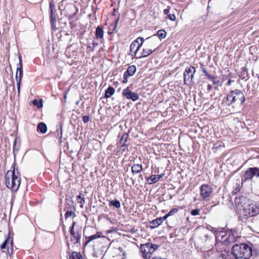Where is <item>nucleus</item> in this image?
Returning <instances> with one entry per match:
<instances>
[{
    "mask_svg": "<svg viewBox=\"0 0 259 259\" xmlns=\"http://www.w3.org/2000/svg\"><path fill=\"white\" fill-rule=\"evenodd\" d=\"M232 254L235 259H249L252 256V248L245 243L236 244L232 247Z\"/></svg>",
    "mask_w": 259,
    "mask_h": 259,
    "instance_id": "nucleus-3",
    "label": "nucleus"
},
{
    "mask_svg": "<svg viewBox=\"0 0 259 259\" xmlns=\"http://www.w3.org/2000/svg\"><path fill=\"white\" fill-rule=\"evenodd\" d=\"M172 132V130H170L168 128H164L163 129V134H169L170 132Z\"/></svg>",
    "mask_w": 259,
    "mask_h": 259,
    "instance_id": "nucleus-40",
    "label": "nucleus"
},
{
    "mask_svg": "<svg viewBox=\"0 0 259 259\" xmlns=\"http://www.w3.org/2000/svg\"><path fill=\"white\" fill-rule=\"evenodd\" d=\"M109 206H113L117 208H119L121 206L119 201L116 199L111 200L109 202Z\"/></svg>",
    "mask_w": 259,
    "mask_h": 259,
    "instance_id": "nucleus-29",
    "label": "nucleus"
},
{
    "mask_svg": "<svg viewBox=\"0 0 259 259\" xmlns=\"http://www.w3.org/2000/svg\"><path fill=\"white\" fill-rule=\"evenodd\" d=\"M157 35L160 37V39L161 40V37H162V29L159 30L157 32Z\"/></svg>",
    "mask_w": 259,
    "mask_h": 259,
    "instance_id": "nucleus-49",
    "label": "nucleus"
},
{
    "mask_svg": "<svg viewBox=\"0 0 259 259\" xmlns=\"http://www.w3.org/2000/svg\"><path fill=\"white\" fill-rule=\"evenodd\" d=\"M201 69L202 70V72L205 74V76H207L208 78H212L211 75L208 73L203 65H201Z\"/></svg>",
    "mask_w": 259,
    "mask_h": 259,
    "instance_id": "nucleus-35",
    "label": "nucleus"
},
{
    "mask_svg": "<svg viewBox=\"0 0 259 259\" xmlns=\"http://www.w3.org/2000/svg\"><path fill=\"white\" fill-rule=\"evenodd\" d=\"M75 211V209L66 210V211L65 213V219H67L68 218L71 217L72 214H74Z\"/></svg>",
    "mask_w": 259,
    "mask_h": 259,
    "instance_id": "nucleus-34",
    "label": "nucleus"
},
{
    "mask_svg": "<svg viewBox=\"0 0 259 259\" xmlns=\"http://www.w3.org/2000/svg\"><path fill=\"white\" fill-rule=\"evenodd\" d=\"M152 53V51L151 49H149L148 48L143 49L142 53H141V54H139L138 53V55L136 56H135V57H136V58H138V59L146 57H147L148 56H149Z\"/></svg>",
    "mask_w": 259,
    "mask_h": 259,
    "instance_id": "nucleus-16",
    "label": "nucleus"
},
{
    "mask_svg": "<svg viewBox=\"0 0 259 259\" xmlns=\"http://www.w3.org/2000/svg\"><path fill=\"white\" fill-rule=\"evenodd\" d=\"M254 177L259 178V167H251L245 170L241 177V185L244 183L252 182Z\"/></svg>",
    "mask_w": 259,
    "mask_h": 259,
    "instance_id": "nucleus-6",
    "label": "nucleus"
},
{
    "mask_svg": "<svg viewBox=\"0 0 259 259\" xmlns=\"http://www.w3.org/2000/svg\"><path fill=\"white\" fill-rule=\"evenodd\" d=\"M163 13L164 15H167L169 14V10L168 9H165L163 10Z\"/></svg>",
    "mask_w": 259,
    "mask_h": 259,
    "instance_id": "nucleus-48",
    "label": "nucleus"
},
{
    "mask_svg": "<svg viewBox=\"0 0 259 259\" xmlns=\"http://www.w3.org/2000/svg\"><path fill=\"white\" fill-rule=\"evenodd\" d=\"M114 93L115 89H114V88L110 86L106 90L104 97L106 98H110L114 94Z\"/></svg>",
    "mask_w": 259,
    "mask_h": 259,
    "instance_id": "nucleus-24",
    "label": "nucleus"
},
{
    "mask_svg": "<svg viewBox=\"0 0 259 259\" xmlns=\"http://www.w3.org/2000/svg\"><path fill=\"white\" fill-rule=\"evenodd\" d=\"M196 72V68L193 66L187 67L184 73V83L188 87H192L194 83V74Z\"/></svg>",
    "mask_w": 259,
    "mask_h": 259,
    "instance_id": "nucleus-7",
    "label": "nucleus"
},
{
    "mask_svg": "<svg viewBox=\"0 0 259 259\" xmlns=\"http://www.w3.org/2000/svg\"><path fill=\"white\" fill-rule=\"evenodd\" d=\"M161 175H159L158 176L152 175L151 177L148 178L147 181L150 184L155 183L157 182L159 180L160 178H161Z\"/></svg>",
    "mask_w": 259,
    "mask_h": 259,
    "instance_id": "nucleus-23",
    "label": "nucleus"
},
{
    "mask_svg": "<svg viewBox=\"0 0 259 259\" xmlns=\"http://www.w3.org/2000/svg\"><path fill=\"white\" fill-rule=\"evenodd\" d=\"M70 233L71 235V241H72L74 244L79 242L81 238V230L77 229L75 231L74 229H73V227H70Z\"/></svg>",
    "mask_w": 259,
    "mask_h": 259,
    "instance_id": "nucleus-10",
    "label": "nucleus"
},
{
    "mask_svg": "<svg viewBox=\"0 0 259 259\" xmlns=\"http://www.w3.org/2000/svg\"><path fill=\"white\" fill-rule=\"evenodd\" d=\"M245 101V95L242 91L238 89L230 91L223 99V103L227 106H234L236 103L243 105Z\"/></svg>",
    "mask_w": 259,
    "mask_h": 259,
    "instance_id": "nucleus-2",
    "label": "nucleus"
},
{
    "mask_svg": "<svg viewBox=\"0 0 259 259\" xmlns=\"http://www.w3.org/2000/svg\"><path fill=\"white\" fill-rule=\"evenodd\" d=\"M118 20H119V19L118 18L115 21V25H114V29H113V31L116 29V27L117 26V23H118Z\"/></svg>",
    "mask_w": 259,
    "mask_h": 259,
    "instance_id": "nucleus-52",
    "label": "nucleus"
},
{
    "mask_svg": "<svg viewBox=\"0 0 259 259\" xmlns=\"http://www.w3.org/2000/svg\"><path fill=\"white\" fill-rule=\"evenodd\" d=\"M92 48L91 46L88 47V49H89L90 51H92Z\"/></svg>",
    "mask_w": 259,
    "mask_h": 259,
    "instance_id": "nucleus-60",
    "label": "nucleus"
},
{
    "mask_svg": "<svg viewBox=\"0 0 259 259\" xmlns=\"http://www.w3.org/2000/svg\"><path fill=\"white\" fill-rule=\"evenodd\" d=\"M128 138V134L124 133L122 135V137L120 138V144H121V147L126 146V142H127Z\"/></svg>",
    "mask_w": 259,
    "mask_h": 259,
    "instance_id": "nucleus-26",
    "label": "nucleus"
},
{
    "mask_svg": "<svg viewBox=\"0 0 259 259\" xmlns=\"http://www.w3.org/2000/svg\"><path fill=\"white\" fill-rule=\"evenodd\" d=\"M211 1H212V0H209V1H208V8H209V5L210 4V3H211Z\"/></svg>",
    "mask_w": 259,
    "mask_h": 259,
    "instance_id": "nucleus-59",
    "label": "nucleus"
},
{
    "mask_svg": "<svg viewBox=\"0 0 259 259\" xmlns=\"http://www.w3.org/2000/svg\"><path fill=\"white\" fill-rule=\"evenodd\" d=\"M65 210H72L75 209L74 206L73 205V201L68 198H66L65 200Z\"/></svg>",
    "mask_w": 259,
    "mask_h": 259,
    "instance_id": "nucleus-18",
    "label": "nucleus"
},
{
    "mask_svg": "<svg viewBox=\"0 0 259 259\" xmlns=\"http://www.w3.org/2000/svg\"><path fill=\"white\" fill-rule=\"evenodd\" d=\"M104 31L102 27L98 26L96 30V37L97 39H102L104 36Z\"/></svg>",
    "mask_w": 259,
    "mask_h": 259,
    "instance_id": "nucleus-20",
    "label": "nucleus"
},
{
    "mask_svg": "<svg viewBox=\"0 0 259 259\" xmlns=\"http://www.w3.org/2000/svg\"><path fill=\"white\" fill-rule=\"evenodd\" d=\"M19 67H22V60L21 56H19Z\"/></svg>",
    "mask_w": 259,
    "mask_h": 259,
    "instance_id": "nucleus-44",
    "label": "nucleus"
},
{
    "mask_svg": "<svg viewBox=\"0 0 259 259\" xmlns=\"http://www.w3.org/2000/svg\"><path fill=\"white\" fill-rule=\"evenodd\" d=\"M56 21H57V20L51 21V27L53 28V29H54V30L56 28Z\"/></svg>",
    "mask_w": 259,
    "mask_h": 259,
    "instance_id": "nucleus-41",
    "label": "nucleus"
},
{
    "mask_svg": "<svg viewBox=\"0 0 259 259\" xmlns=\"http://www.w3.org/2000/svg\"><path fill=\"white\" fill-rule=\"evenodd\" d=\"M137 47L138 46L137 45V42H133L131 44V46H130V55L131 56H135L134 52L136 51Z\"/></svg>",
    "mask_w": 259,
    "mask_h": 259,
    "instance_id": "nucleus-28",
    "label": "nucleus"
},
{
    "mask_svg": "<svg viewBox=\"0 0 259 259\" xmlns=\"http://www.w3.org/2000/svg\"><path fill=\"white\" fill-rule=\"evenodd\" d=\"M163 259H166V258H163Z\"/></svg>",
    "mask_w": 259,
    "mask_h": 259,
    "instance_id": "nucleus-63",
    "label": "nucleus"
},
{
    "mask_svg": "<svg viewBox=\"0 0 259 259\" xmlns=\"http://www.w3.org/2000/svg\"><path fill=\"white\" fill-rule=\"evenodd\" d=\"M83 121L84 123L88 122L90 120V116L88 115H85L82 117Z\"/></svg>",
    "mask_w": 259,
    "mask_h": 259,
    "instance_id": "nucleus-39",
    "label": "nucleus"
},
{
    "mask_svg": "<svg viewBox=\"0 0 259 259\" xmlns=\"http://www.w3.org/2000/svg\"><path fill=\"white\" fill-rule=\"evenodd\" d=\"M211 77L212 78H208V79L211 80L213 84L214 85V90L218 91L219 90V85L220 84V81L219 80H217V76H214L211 75Z\"/></svg>",
    "mask_w": 259,
    "mask_h": 259,
    "instance_id": "nucleus-25",
    "label": "nucleus"
},
{
    "mask_svg": "<svg viewBox=\"0 0 259 259\" xmlns=\"http://www.w3.org/2000/svg\"><path fill=\"white\" fill-rule=\"evenodd\" d=\"M153 259H162V258L159 257H155L153 258Z\"/></svg>",
    "mask_w": 259,
    "mask_h": 259,
    "instance_id": "nucleus-58",
    "label": "nucleus"
},
{
    "mask_svg": "<svg viewBox=\"0 0 259 259\" xmlns=\"http://www.w3.org/2000/svg\"><path fill=\"white\" fill-rule=\"evenodd\" d=\"M169 162V160L166 158V157H165L164 159H163V162L167 163Z\"/></svg>",
    "mask_w": 259,
    "mask_h": 259,
    "instance_id": "nucleus-55",
    "label": "nucleus"
},
{
    "mask_svg": "<svg viewBox=\"0 0 259 259\" xmlns=\"http://www.w3.org/2000/svg\"><path fill=\"white\" fill-rule=\"evenodd\" d=\"M78 203L80 204V207L82 208L83 207V205L85 203V199L84 198H81L80 200L77 201Z\"/></svg>",
    "mask_w": 259,
    "mask_h": 259,
    "instance_id": "nucleus-38",
    "label": "nucleus"
},
{
    "mask_svg": "<svg viewBox=\"0 0 259 259\" xmlns=\"http://www.w3.org/2000/svg\"><path fill=\"white\" fill-rule=\"evenodd\" d=\"M102 236H103L102 235V232H98L96 234H95L93 235L90 236H88V237L90 238V240L92 241L94 239L102 237Z\"/></svg>",
    "mask_w": 259,
    "mask_h": 259,
    "instance_id": "nucleus-33",
    "label": "nucleus"
},
{
    "mask_svg": "<svg viewBox=\"0 0 259 259\" xmlns=\"http://www.w3.org/2000/svg\"><path fill=\"white\" fill-rule=\"evenodd\" d=\"M248 199L244 196L235 199V204L240 213L246 217H251L259 214V203H247Z\"/></svg>",
    "mask_w": 259,
    "mask_h": 259,
    "instance_id": "nucleus-1",
    "label": "nucleus"
},
{
    "mask_svg": "<svg viewBox=\"0 0 259 259\" xmlns=\"http://www.w3.org/2000/svg\"><path fill=\"white\" fill-rule=\"evenodd\" d=\"M37 130L42 134H45L47 131V126L45 123L40 122L37 125Z\"/></svg>",
    "mask_w": 259,
    "mask_h": 259,
    "instance_id": "nucleus-22",
    "label": "nucleus"
},
{
    "mask_svg": "<svg viewBox=\"0 0 259 259\" xmlns=\"http://www.w3.org/2000/svg\"><path fill=\"white\" fill-rule=\"evenodd\" d=\"M75 224H76V223H75V222H73L72 223V226H71V227H73V229H74V226H75Z\"/></svg>",
    "mask_w": 259,
    "mask_h": 259,
    "instance_id": "nucleus-57",
    "label": "nucleus"
},
{
    "mask_svg": "<svg viewBox=\"0 0 259 259\" xmlns=\"http://www.w3.org/2000/svg\"><path fill=\"white\" fill-rule=\"evenodd\" d=\"M212 193V187L208 184H203L200 187V195L203 200L206 201Z\"/></svg>",
    "mask_w": 259,
    "mask_h": 259,
    "instance_id": "nucleus-8",
    "label": "nucleus"
},
{
    "mask_svg": "<svg viewBox=\"0 0 259 259\" xmlns=\"http://www.w3.org/2000/svg\"><path fill=\"white\" fill-rule=\"evenodd\" d=\"M256 76H257V77L259 78V73L256 74Z\"/></svg>",
    "mask_w": 259,
    "mask_h": 259,
    "instance_id": "nucleus-61",
    "label": "nucleus"
},
{
    "mask_svg": "<svg viewBox=\"0 0 259 259\" xmlns=\"http://www.w3.org/2000/svg\"><path fill=\"white\" fill-rule=\"evenodd\" d=\"M23 76V69L22 67H18L17 68V72L16 74L15 78L17 81V92L18 94H20V85L21 82V79Z\"/></svg>",
    "mask_w": 259,
    "mask_h": 259,
    "instance_id": "nucleus-11",
    "label": "nucleus"
},
{
    "mask_svg": "<svg viewBox=\"0 0 259 259\" xmlns=\"http://www.w3.org/2000/svg\"><path fill=\"white\" fill-rule=\"evenodd\" d=\"M236 188L235 189V190L233 191L234 193H237L240 190V185L238 184H236Z\"/></svg>",
    "mask_w": 259,
    "mask_h": 259,
    "instance_id": "nucleus-42",
    "label": "nucleus"
},
{
    "mask_svg": "<svg viewBox=\"0 0 259 259\" xmlns=\"http://www.w3.org/2000/svg\"><path fill=\"white\" fill-rule=\"evenodd\" d=\"M136 71V67L135 65H131L127 68V70L123 75V83H126L128 81V78L132 76Z\"/></svg>",
    "mask_w": 259,
    "mask_h": 259,
    "instance_id": "nucleus-12",
    "label": "nucleus"
},
{
    "mask_svg": "<svg viewBox=\"0 0 259 259\" xmlns=\"http://www.w3.org/2000/svg\"><path fill=\"white\" fill-rule=\"evenodd\" d=\"M70 259H82V256L80 253L73 251L72 255L70 256Z\"/></svg>",
    "mask_w": 259,
    "mask_h": 259,
    "instance_id": "nucleus-30",
    "label": "nucleus"
},
{
    "mask_svg": "<svg viewBox=\"0 0 259 259\" xmlns=\"http://www.w3.org/2000/svg\"><path fill=\"white\" fill-rule=\"evenodd\" d=\"M131 168L132 172L134 175L140 173L143 169L142 165L139 164H134Z\"/></svg>",
    "mask_w": 259,
    "mask_h": 259,
    "instance_id": "nucleus-17",
    "label": "nucleus"
},
{
    "mask_svg": "<svg viewBox=\"0 0 259 259\" xmlns=\"http://www.w3.org/2000/svg\"><path fill=\"white\" fill-rule=\"evenodd\" d=\"M166 18H168L169 20L171 21H174L176 19L175 15L173 14H169L166 15Z\"/></svg>",
    "mask_w": 259,
    "mask_h": 259,
    "instance_id": "nucleus-36",
    "label": "nucleus"
},
{
    "mask_svg": "<svg viewBox=\"0 0 259 259\" xmlns=\"http://www.w3.org/2000/svg\"><path fill=\"white\" fill-rule=\"evenodd\" d=\"M163 38H164L166 35V32L163 29Z\"/></svg>",
    "mask_w": 259,
    "mask_h": 259,
    "instance_id": "nucleus-56",
    "label": "nucleus"
},
{
    "mask_svg": "<svg viewBox=\"0 0 259 259\" xmlns=\"http://www.w3.org/2000/svg\"><path fill=\"white\" fill-rule=\"evenodd\" d=\"M150 246H149V251H150V258L151 257V256L152 253L154 252L155 250L158 248V246L156 244H151L150 243Z\"/></svg>",
    "mask_w": 259,
    "mask_h": 259,
    "instance_id": "nucleus-32",
    "label": "nucleus"
},
{
    "mask_svg": "<svg viewBox=\"0 0 259 259\" xmlns=\"http://www.w3.org/2000/svg\"><path fill=\"white\" fill-rule=\"evenodd\" d=\"M49 6L50 9L51 21L57 20L56 10L55 9V4L53 2H51Z\"/></svg>",
    "mask_w": 259,
    "mask_h": 259,
    "instance_id": "nucleus-15",
    "label": "nucleus"
},
{
    "mask_svg": "<svg viewBox=\"0 0 259 259\" xmlns=\"http://www.w3.org/2000/svg\"><path fill=\"white\" fill-rule=\"evenodd\" d=\"M221 255H222V257L224 259H227V256L228 255V252H226V253H222Z\"/></svg>",
    "mask_w": 259,
    "mask_h": 259,
    "instance_id": "nucleus-47",
    "label": "nucleus"
},
{
    "mask_svg": "<svg viewBox=\"0 0 259 259\" xmlns=\"http://www.w3.org/2000/svg\"><path fill=\"white\" fill-rule=\"evenodd\" d=\"M32 103L34 105L37 106L38 109H40L42 107V100L40 99L39 101L37 99H34L32 101Z\"/></svg>",
    "mask_w": 259,
    "mask_h": 259,
    "instance_id": "nucleus-31",
    "label": "nucleus"
},
{
    "mask_svg": "<svg viewBox=\"0 0 259 259\" xmlns=\"http://www.w3.org/2000/svg\"><path fill=\"white\" fill-rule=\"evenodd\" d=\"M18 172L16 175L15 167L13 170H8L5 176V184L9 189H11L14 191H17L20 185V178L18 177Z\"/></svg>",
    "mask_w": 259,
    "mask_h": 259,
    "instance_id": "nucleus-4",
    "label": "nucleus"
},
{
    "mask_svg": "<svg viewBox=\"0 0 259 259\" xmlns=\"http://www.w3.org/2000/svg\"><path fill=\"white\" fill-rule=\"evenodd\" d=\"M212 89V87L211 84H208L207 86V91L209 92Z\"/></svg>",
    "mask_w": 259,
    "mask_h": 259,
    "instance_id": "nucleus-46",
    "label": "nucleus"
},
{
    "mask_svg": "<svg viewBox=\"0 0 259 259\" xmlns=\"http://www.w3.org/2000/svg\"><path fill=\"white\" fill-rule=\"evenodd\" d=\"M144 39L143 37H138L137 38V39L134 41V42H137V44H138V45L137 46V48L136 50V51L134 52L135 56H136L138 55V52L140 50L141 47L143 45L144 42Z\"/></svg>",
    "mask_w": 259,
    "mask_h": 259,
    "instance_id": "nucleus-21",
    "label": "nucleus"
},
{
    "mask_svg": "<svg viewBox=\"0 0 259 259\" xmlns=\"http://www.w3.org/2000/svg\"><path fill=\"white\" fill-rule=\"evenodd\" d=\"M219 146H220V145L219 143H216L213 145V148H218Z\"/></svg>",
    "mask_w": 259,
    "mask_h": 259,
    "instance_id": "nucleus-54",
    "label": "nucleus"
},
{
    "mask_svg": "<svg viewBox=\"0 0 259 259\" xmlns=\"http://www.w3.org/2000/svg\"><path fill=\"white\" fill-rule=\"evenodd\" d=\"M240 233L236 228L228 230L225 235L222 236V242L226 245L237 242L240 238Z\"/></svg>",
    "mask_w": 259,
    "mask_h": 259,
    "instance_id": "nucleus-5",
    "label": "nucleus"
},
{
    "mask_svg": "<svg viewBox=\"0 0 259 259\" xmlns=\"http://www.w3.org/2000/svg\"><path fill=\"white\" fill-rule=\"evenodd\" d=\"M162 224V218L160 217L158 219L153 220L150 223V227L155 228Z\"/></svg>",
    "mask_w": 259,
    "mask_h": 259,
    "instance_id": "nucleus-19",
    "label": "nucleus"
},
{
    "mask_svg": "<svg viewBox=\"0 0 259 259\" xmlns=\"http://www.w3.org/2000/svg\"><path fill=\"white\" fill-rule=\"evenodd\" d=\"M149 245V243L141 245L140 250L142 254V256L145 259H150V253H150V251H149V246H150Z\"/></svg>",
    "mask_w": 259,
    "mask_h": 259,
    "instance_id": "nucleus-14",
    "label": "nucleus"
},
{
    "mask_svg": "<svg viewBox=\"0 0 259 259\" xmlns=\"http://www.w3.org/2000/svg\"><path fill=\"white\" fill-rule=\"evenodd\" d=\"M199 209H193L191 210V214L192 215H194V216H195V215H197L198 214H199Z\"/></svg>",
    "mask_w": 259,
    "mask_h": 259,
    "instance_id": "nucleus-37",
    "label": "nucleus"
},
{
    "mask_svg": "<svg viewBox=\"0 0 259 259\" xmlns=\"http://www.w3.org/2000/svg\"><path fill=\"white\" fill-rule=\"evenodd\" d=\"M12 244V240H10L9 237H8L1 245L0 247L1 249L7 248L8 254H11L13 252Z\"/></svg>",
    "mask_w": 259,
    "mask_h": 259,
    "instance_id": "nucleus-13",
    "label": "nucleus"
},
{
    "mask_svg": "<svg viewBox=\"0 0 259 259\" xmlns=\"http://www.w3.org/2000/svg\"><path fill=\"white\" fill-rule=\"evenodd\" d=\"M137 231V230L135 228H132L131 230H130V232L132 233V234H134V233H136Z\"/></svg>",
    "mask_w": 259,
    "mask_h": 259,
    "instance_id": "nucleus-50",
    "label": "nucleus"
},
{
    "mask_svg": "<svg viewBox=\"0 0 259 259\" xmlns=\"http://www.w3.org/2000/svg\"><path fill=\"white\" fill-rule=\"evenodd\" d=\"M166 140H167H167H168V137H167V138H166Z\"/></svg>",
    "mask_w": 259,
    "mask_h": 259,
    "instance_id": "nucleus-62",
    "label": "nucleus"
},
{
    "mask_svg": "<svg viewBox=\"0 0 259 259\" xmlns=\"http://www.w3.org/2000/svg\"><path fill=\"white\" fill-rule=\"evenodd\" d=\"M98 45V42L93 41V47L92 48V51H93L94 50V48L96 47Z\"/></svg>",
    "mask_w": 259,
    "mask_h": 259,
    "instance_id": "nucleus-43",
    "label": "nucleus"
},
{
    "mask_svg": "<svg viewBox=\"0 0 259 259\" xmlns=\"http://www.w3.org/2000/svg\"><path fill=\"white\" fill-rule=\"evenodd\" d=\"M81 198H83V197H82L81 196V193H79V195H78L77 197H76V200L78 201L79 200H80V199H81Z\"/></svg>",
    "mask_w": 259,
    "mask_h": 259,
    "instance_id": "nucleus-51",
    "label": "nucleus"
},
{
    "mask_svg": "<svg viewBox=\"0 0 259 259\" xmlns=\"http://www.w3.org/2000/svg\"><path fill=\"white\" fill-rule=\"evenodd\" d=\"M178 212V209L177 208H172L168 213L163 217V221L166 220L169 216L172 215Z\"/></svg>",
    "mask_w": 259,
    "mask_h": 259,
    "instance_id": "nucleus-27",
    "label": "nucleus"
},
{
    "mask_svg": "<svg viewBox=\"0 0 259 259\" xmlns=\"http://www.w3.org/2000/svg\"><path fill=\"white\" fill-rule=\"evenodd\" d=\"M85 239H87V240L84 242V245L86 246L87 245L91 240H90V238L89 237L86 236Z\"/></svg>",
    "mask_w": 259,
    "mask_h": 259,
    "instance_id": "nucleus-45",
    "label": "nucleus"
},
{
    "mask_svg": "<svg viewBox=\"0 0 259 259\" xmlns=\"http://www.w3.org/2000/svg\"><path fill=\"white\" fill-rule=\"evenodd\" d=\"M232 82H234V80H232L231 79H229L228 82H227V85H230Z\"/></svg>",
    "mask_w": 259,
    "mask_h": 259,
    "instance_id": "nucleus-53",
    "label": "nucleus"
},
{
    "mask_svg": "<svg viewBox=\"0 0 259 259\" xmlns=\"http://www.w3.org/2000/svg\"><path fill=\"white\" fill-rule=\"evenodd\" d=\"M122 95L128 100H132L133 101H137L139 98L138 93L132 92L128 87L122 91Z\"/></svg>",
    "mask_w": 259,
    "mask_h": 259,
    "instance_id": "nucleus-9",
    "label": "nucleus"
}]
</instances>
